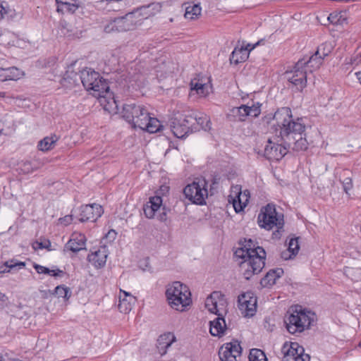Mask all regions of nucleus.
<instances>
[{"instance_id": "nucleus-1", "label": "nucleus", "mask_w": 361, "mask_h": 361, "mask_svg": "<svg viewBox=\"0 0 361 361\" xmlns=\"http://www.w3.org/2000/svg\"><path fill=\"white\" fill-rule=\"evenodd\" d=\"M273 119L276 121L274 126L279 131L281 140L283 141L285 146L294 151L307 149L309 144L305 137L306 126L302 118L294 120L290 109L283 107L275 112Z\"/></svg>"}, {"instance_id": "nucleus-2", "label": "nucleus", "mask_w": 361, "mask_h": 361, "mask_svg": "<svg viewBox=\"0 0 361 361\" xmlns=\"http://www.w3.org/2000/svg\"><path fill=\"white\" fill-rule=\"evenodd\" d=\"M236 249L234 256L238 260L240 271L247 280L261 272L265 265L266 252L251 239H245Z\"/></svg>"}, {"instance_id": "nucleus-3", "label": "nucleus", "mask_w": 361, "mask_h": 361, "mask_svg": "<svg viewBox=\"0 0 361 361\" xmlns=\"http://www.w3.org/2000/svg\"><path fill=\"white\" fill-rule=\"evenodd\" d=\"M80 78L84 87L99 99L105 111L113 113L118 109L113 94L109 92L108 82L98 72L86 68L80 71Z\"/></svg>"}, {"instance_id": "nucleus-4", "label": "nucleus", "mask_w": 361, "mask_h": 361, "mask_svg": "<svg viewBox=\"0 0 361 361\" xmlns=\"http://www.w3.org/2000/svg\"><path fill=\"white\" fill-rule=\"evenodd\" d=\"M122 116L126 121L131 123L133 128H139L149 133L159 132L163 127L157 118L150 116L149 111L142 104H125Z\"/></svg>"}, {"instance_id": "nucleus-5", "label": "nucleus", "mask_w": 361, "mask_h": 361, "mask_svg": "<svg viewBox=\"0 0 361 361\" xmlns=\"http://www.w3.org/2000/svg\"><path fill=\"white\" fill-rule=\"evenodd\" d=\"M166 296L171 307L180 312L184 311L192 302L188 287L180 281L167 286Z\"/></svg>"}, {"instance_id": "nucleus-6", "label": "nucleus", "mask_w": 361, "mask_h": 361, "mask_svg": "<svg viewBox=\"0 0 361 361\" xmlns=\"http://www.w3.org/2000/svg\"><path fill=\"white\" fill-rule=\"evenodd\" d=\"M314 319L315 314L314 312L304 310L301 307H296L286 317L285 324L288 331L290 334H294L301 333L310 328Z\"/></svg>"}, {"instance_id": "nucleus-7", "label": "nucleus", "mask_w": 361, "mask_h": 361, "mask_svg": "<svg viewBox=\"0 0 361 361\" xmlns=\"http://www.w3.org/2000/svg\"><path fill=\"white\" fill-rule=\"evenodd\" d=\"M258 224L260 227L267 230H271L276 226L277 233L280 234V230L284 224L283 216L277 214L274 205L267 204L258 215Z\"/></svg>"}, {"instance_id": "nucleus-8", "label": "nucleus", "mask_w": 361, "mask_h": 361, "mask_svg": "<svg viewBox=\"0 0 361 361\" xmlns=\"http://www.w3.org/2000/svg\"><path fill=\"white\" fill-rule=\"evenodd\" d=\"M183 193L192 203L203 205L208 196L207 183L204 179H198L185 186Z\"/></svg>"}, {"instance_id": "nucleus-9", "label": "nucleus", "mask_w": 361, "mask_h": 361, "mask_svg": "<svg viewBox=\"0 0 361 361\" xmlns=\"http://www.w3.org/2000/svg\"><path fill=\"white\" fill-rule=\"evenodd\" d=\"M275 136L269 138L264 147V155L269 160H280L288 152L289 149L285 146L283 141L281 140L279 131H277L275 126Z\"/></svg>"}, {"instance_id": "nucleus-10", "label": "nucleus", "mask_w": 361, "mask_h": 361, "mask_svg": "<svg viewBox=\"0 0 361 361\" xmlns=\"http://www.w3.org/2000/svg\"><path fill=\"white\" fill-rule=\"evenodd\" d=\"M205 307L216 316L225 317L228 312V302L220 291H214L207 298Z\"/></svg>"}, {"instance_id": "nucleus-11", "label": "nucleus", "mask_w": 361, "mask_h": 361, "mask_svg": "<svg viewBox=\"0 0 361 361\" xmlns=\"http://www.w3.org/2000/svg\"><path fill=\"white\" fill-rule=\"evenodd\" d=\"M186 110L182 114L178 113L171 120V128L174 136L183 138L189 133L197 130L196 126L186 123Z\"/></svg>"}, {"instance_id": "nucleus-12", "label": "nucleus", "mask_w": 361, "mask_h": 361, "mask_svg": "<svg viewBox=\"0 0 361 361\" xmlns=\"http://www.w3.org/2000/svg\"><path fill=\"white\" fill-rule=\"evenodd\" d=\"M281 353L283 354L282 361H310V357L308 354L305 353L302 346L298 343L286 342L282 348Z\"/></svg>"}, {"instance_id": "nucleus-13", "label": "nucleus", "mask_w": 361, "mask_h": 361, "mask_svg": "<svg viewBox=\"0 0 361 361\" xmlns=\"http://www.w3.org/2000/svg\"><path fill=\"white\" fill-rule=\"evenodd\" d=\"M249 199L250 192L248 190L242 191V188L239 185L231 186L228 201L233 204L234 209L237 213L243 210L247 206Z\"/></svg>"}, {"instance_id": "nucleus-14", "label": "nucleus", "mask_w": 361, "mask_h": 361, "mask_svg": "<svg viewBox=\"0 0 361 361\" xmlns=\"http://www.w3.org/2000/svg\"><path fill=\"white\" fill-rule=\"evenodd\" d=\"M238 308L244 317H250L257 310V298L252 292L242 293L238 299Z\"/></svg>"}, {"instance_id": "nucleus-15", "label": "nucleus", "mask_w": 361, "mask_h": 361, "mask_svg": "<svg viewBox=\"0 0 361 361\" xmlns=\"http://www.w3.org/2000/svg\"><path fill=\"white\" fill-rule=\"evenodd\" d=\"M288 80L292 83L297 90H302L307 85V72L304 68H298V62L293 70L286 72Z\"/></svg>"}, {"instance_id": "nucleus-16", "label": "nucleus", "mask_w": 361, "mask_h": 361, "mask_svg": "<svg viewBox=\"0 0 361 361\" xmlns=\"http://www.w3.org/2000/svg\"><path fill=\"white\" fill-rule=\"evenodd\" d=\"M79 210V221L81 222L95 221L104 212L102 206L95 203L82 205Z\"/></svg>"}, {"instance_id": "nucleus-17", "label": "nucleus", "mask_w": 361, "mask_h": 361, "mask_svg": "<svg viewBox=\"0 0 361 361\" xmlns=\"http://www.w3.org/2000/svg\"><path fill=\"white\" fill-rule=\"evenodd\" d=\"M241 350L238 341L227 343L219 349V358L221 361H236V357L241 354Z\"/></svg>"}, {"instance_id": "nucleus-18", "label": "nucleus", "mask_w": 361, "mask_h": 361, "mask_svg": "<svg viewBox=\"0 0 361 361\" xmlns=\"http://www.w3.org/2000/svg\"><path fill=\"white\" fill-rule=\"evenodd\" d=\"M186 123L195 126V122L200 128L207 131L211 129V122L208 116L204 113L197 112L192 109H186Z\"/></svg>"}, {"instance_id": "nucleus-19", "label": "nucleus", "mask_w": 361, "mask_h": 361, "mask_svg": "<svg viewBox=\"0 0 361 361\" xmlns=\"http://www.w3.org/2000/svg\"><path fill=\"white\" fill-rule=\"evenodd\" d=\"M109 250L106 246H100L97 250L92 252L87 256V260L95 267L102 268L105 266Z\"/></svg>"}, {"instance_id": "nucleus-20", "label": "nucleus", "mask_w": 361, "mask_h": 361, "mask_svg": "<svg viewBox=\"0 0 361 361\" xmlns=\"http://www.w3.org/2000/svg\"><path fill=\"white\" fill-rule=\"evenodd\" d=\"M323 58L319 55L317 50L314 54L312 55L308 59L303 58L298 61V68H304L308 73H312L318 69L322 65Z\"/></svg>"}, {"instance_id": "nucleus-21", "label": "nucleus", "mask_w": 361, "mask_h": 361, "mask_svg": "<svg viewBox=\"0 0 361 361\" xmlns=\"http://www.w3.org/2000/svg\"><path fill=\"white\" fill-rule=\"evenodd\" d=\"M86 241L87 239L84 234L73 233L70 240L66 244L65 249L71 250L73 252H78L85 249Z\"/></svg>"}, {"instance_id": "nucleus-22", "label": "nucleus", "mask_w": 361, "mask_h": 361, "mask_svg": "<svg viewBox=\"0 0 361 361\" xmlns=\"http://www.w3.org/2000/svg\"><path fill=\"white\" fill-rule=\"evenodd\" d=\"M120 292L123 293V295H119L118 307L121 312L127 314L132 310L137 300L135 296L128 292L123 290H120Z\"/></svg>"}, {"instance_id": "nucleus-23", "label": "nucleus", "mask_w": 361, "mask_h": 361, "mask_svg": "<svg viewBox=\"0 0 361 361\" xmlns=\"http://www.w3.org/2000/svg\"><path fill=\"white\" fill-rule=\"evenodd\" d=\"M162 204V199L159 196L149 198V202L144 207V214L148 219L154 218Z\"/></svg>"}, {"instance_id": "nucleus-24", "label": "nucleus", "mask_w": 361, "mask_h": 361, "mask_svg": "<svg viewBox=\"0 0 361 361\" xmlns=\"http://www.w3.org/2000/svg\"><path fill=\"white\" fill-rule=\"evenodd\" d=\"M56 11L59 13H74L81 5L80 0H56Z\"/></svg>"}, {"instance_id": "nucleus-25", "label": "nucleus", "mask_w": 361, "mask_h": 361, "mask_svg": "<svg viewBox=\"0 0 361 361\" xmlns=\"http://www.w3.org/2000/svg\"><path fill=\"white\" fill-rule=\"evenodd\" d=\"M190 94L195 92L200 97H206L209 93L210 86L208 83L204 82L202 79H192L190 82Z\"/></svg>"}, {"instance_id": "nucleus-26", "label": "nucleus", "mask_w": 361, "mask_h": 361, "mask_svg": "<svg viewBox=\"0 0 361 361\" xmlns=\"http://www.w3.org/2000/svg\"><path fill=\"white\" fill-rule=\"evenodd\" d=\"M148 10L149 6H141L133 10L132 12L128 13L122 17L125 20L126 23L128 24L130 29L132 30L137 23H140L141 20V15H142V11Z\"/></svg>"}, {"instance_id": "nucleus-27", "label": "nucleus", "mask_w": 361, "mask_h": 361, "mask_svg": "<svg viewBox=\"0 0 361 361\" xmlns=\"http://www.w3.org/2000/svg\"><path fill=\"white\" fill-rule=\"evenodd\" d=\"M283 274V270L281 268L271 269L260 281L262 288H269L275 284L276 280Z\"/></svg>"}, {"instance_id": "nucleus-28", "label": "nucleus", "mask_w": 361, "mask_h": 361, "mask_svg": "<svg viewBox=\"0 0 361 361\" xmlns=\"http://www.w3.org/2000/svg\"><path fill=\"white\" fill-rule=\"evenodd\" d=\"M128 24H127L123 18H116L104 27V32L111 33L114 32H124L130 30Z\"/></svg>"}, {"instance_id": "nucleus-29", "label": "nucleus", "mask_w": 361, "mask_h": 361, "mask_svg": "<svg viewBox=\"0 0 361 361\" xmlns=\"http://www.w3.org/2000/svg\"><path fill=\"white\" fill-rule=\"evenodd\" d=\"M209 326V332L212 336H223L226 328L224 317L217 316L214 320L210 321Z\"/></svg>"}, {"instance_id": "nucleus-30", "label": "nucleus", "mask_w": 361, "mask_h": 361, "mask_svg": "<svg viewBox=\"0 0 361 361\" xmlns=\"http://www.w3.org/2000/svg\"><path fill=\"white\" fill-rule=\"evenodd\" d=\"M176 341V336L173 334L169 332L161 335L157 340V348L161 355L166 353V350Z\"/></svg>"}, {"instance_id": "nucleus-31", "label": "nucleus", "mask_w": 361, "mask_h": 361, "mask_svg": "<svg viewBox=\"0 0 361 361\" xmlns=\"http://www.w3.org/2000/svg\"><path fill=\"white\" fill-rule=\"evenodd\" d=\"M246 105H241L239 107H233L230 110L227 116L232 121H244L247 116Z\"/></svg>"}, {"instance_id": "nucleus-32", "label": "nucleus", "mask_w": 361, "mask_h": 361, "mask_svg": "<svg viewBox=\"0 0 361 361\" xmlns=\"http://www.w3.org/2000/svg\"><path fill=\"white\" fill-rule=\"evenodd\" d=\"M248 57V48L247 47H236L232 51L230 61L231 63H233L235 64H238L243 61H245L246 59Z\"/></svg>"}, {"instance_id": "nucleus-33", "label": "nucleus", "mask_w": 361, "mask_h": 361, "mask_svg": "<svg viewBox=\"0 0 361 361\" xmlns=\"http://www.w3.org/2000/svg\"><path fill=\"white\" fill-rule=\"evenodd\" d=\"M299 249L298 238H291L288 243V251L283 252L281 257L284 259H290L293 256H295L298 254Z\"/></svg>"}, {"instance_id": "nucleus-34", "label": "nucleus", "mask_w": 361, "mask_h": 361, "mask_svg": "<svg viewBox=\"0 0 361 361\" xmlns=\"http://www.w3.org/2000/svg\"><path fill=\"white\" fill-rule=\"evenodd\" d=\"M58 140L56 135L46 137L38 143V148L41 151H48L54 147L55 143Z\"/></svg>"}, {"instance_id": "nucleus-35", "label": "nucleus", "mask_w": 361, "mask_h": 361, "mask_svg": "<svg viewBox=\"0 0 361 361\" xmlns=\"http://www.w3.org/2000/svg\"><path fill=\"white\" fill-rule=\"evenodd\" d=\"M202 8L199 4L189 5L185 8V18L193 20L201 13Z\"/></svg>"}, {"instance_id": "nucleus-36", "label": "nucleus", "mask_w": 361, "mask_h": 361, "mask_svg": "<svg viewBox=\"0 0 361 361\" xmlns=\"http://www.w3.org/2000/svg\"><path fill=\"white\" fill-rule=\"evenodd\" d=\"M344 274L353 281L361 280V269L360 268L345 267Z\"/></svg>"}, {"instance_id": "nucleus-37", "label": "nucleus", "mask_w": 361, "mask_h": 361, "mask_svg": "<svg viewBox=\"0 0 361 361\" xmlns=\"http://www.w3.org/2000/svg\"><path fill=\"white\" fill-rule=\"evenodd\" d=\"M248 358L249 361H267L264 353L257 348L250 350Z\"/></svg>"}, {"instance_id": "nucleus-38", "label": "nucleus", "mask_w": 361, "mask_h": 361, "mask_svg": "<svg viewBox=\"0 0 361 361\" xmlns=\"http://www.w3.org/2000/svg\"><path fill=\"white\" fill-rule=\"evenodd\" d=\"M38 167L29 161H21L18 164V170L24 174H27L35 171Z\"/></svg>"}, {"instance_id": "nucleus-39", "label": "nucleus", "mask_w": 361, "mask_h": 361, "mask_svg": "<svg viewBox=\"0 0 361 361\" xmlns=\"http://www.w3.org/2000/svg\"><path fill=\"white\" fill-rule=\"evenodd\" d=\"M54 294L59 298H63L68 300L71 295V292L68 287L64 286H58L55 288Z\"/></svg>"}, {"instance_id": "nucleus-40", "label": "nucleus", "mask_w": 361, "mask_h": 361, "mask_svg": "<svg viewBox=\"0 0 361 361\" xmlns=\"http://www.w3.org/2000/svg\"><path fill=\"white\" fill-rule=\"evenodd\" d=\"M8 80H16L22 75V72L16 67L6 68Z\"/></svg>"}, {"instance_id": "nucleus-41", "label": "nucleus", "mask_w": 361, "mask_h": 361, "mask_svg": "<svg viewBox=\"0 0 361 361\" xmlns=\"http://www.w3.org/2000/svg\"><path fill=\"white\" fill-rule=\"evenodd\" d=\"M246 108H247L246 109V111L247 112V116L257 117L261 112L260 104L259 103L252 104L251 106L246 105Z\"/></svg>"}, {"instance_id": "nucleus-42", "label": "nucleus", "mask_w": 361, "mask_h": 361, "mask_svg": "<svg viewBox=\"0 0 361 361\" xmlns=\"http://www.w3.org/2000/svg\"><path fill=\"white\" fill-rule=\"evenodd\" d=\"M342 185H343V190L345 191V192L346 194H348V192L349 190H350L353 188V182H352V178L350 177H345L343 180H342Z\"/></svg>"}, {"instance_id": "nucleus-43", "label": "nucleus", "mask_w": 361, "mask_h": 361, "mask_svg": "<svg viewBox=\"0 0 361 361\" xmlns=\"http://www.w3.org/2000/svg\"><path fill=\"white\" fill-rule=\"evenodd\" d=\"M4 265L8 269H13L16 267L19 268L24 267L25 266V263L23 262H15L13 260L7 261L5 262Z\"/></svg>"}, {"instance_id": "nucleus-44", "label": "nucleus", "mask_w": 361, "mask_h": 361, "mask_svg": "<svg viewBox=\"0 0 361 361\" xmlns=\"http://www.w3.org/2000/svg\"><path fill=\"white\" fill-rule=\"evenodd\" d=\"M34 268L38 274H49V269L39 264H35Z\"/></svg>"}, {"instance_id": "nucleus-45", "label": "nucleus", "mask_w": 361, "mask_h": 361, "mask_svg": "<svg viewBox=\"0 0 361 361\" xmlns=\"http://www.w3.org/2000/svg\"><path fill=\"white\" fill-rule=\"evenodd\" d=\"M61 224L64 226H68L71 224L73 221V216L72 215H66L62 218L59 219Z\"/></svg>"}, {"instance_id": "nucleus-46", "label": "nucleus", "mask_w": 361, "mask_h": 361, "mask_svg": "<svg viewBox=\"0 0 361 361\" xmlns=\"http://www.w3.org/2000/svg\"><path fill=\"white\" fill-rule=\"evenodd\" d=\"M36 244L37 245V247L39 249H48L49 250V247L51 246V243L49 240H46L45 242H36Z\"/></svg>"}, {"instance_id": "nucleus-47", "label": "nucleus", "mask_w": 361, "mask_h": 361, "mask_svg": "<svg viewBox=\"0 0 361 361\" xmlns=\"http://www.w3.org/2000/svg\"><path fill=\"white\" fill-rule=\"evenodd\" d=\"M63 271L60 269H49V275L52 276H61L63 275Z\"/></svg>"}, {"instance_id": "nucleus-48", "label": "nucleus", "mask_w": 361, "mask_h": 361, "mask_svg": "<svg viewBox=\"0 0 361 361\" xmlns=\"http://www.w3.org/2000/svg\"><path fill=\"white\" fill-rule=\"evenodd\" d=\"M0 80L6 81L8 80L6 68H0Z\"/></svg>"}, {"instance_id": "nucleus-49", "label": "nucleus", "mask_w": 361, "mask_h": 361, "mask_svg": "<svg viewBox=\"0 0 361 361\" xmlns=\"http://www.w3.org/2000/svg\"><path fill=\"white\" fill-rule=\"evenodd\" d=\"M163 212L157 214V218L160 221H165L166 220V213L165 212V209L163 208Z\"/></svg>"}, {"instance_id": "nucleus-50", "label": "nucleus", "mask_w": 361, "mask_h": 361, "mask_svg": "<svg viewBox=\"0 0 361 361\" xmlns=\"http://www.w3.org/2000/svg\"><path fill=\"white\" fill-rule=\"evenodd\" d=\"M152 5H147V6H149V10L148 11H142V15H141V18H147L149 16H150V15L152 14V13L150 12L151 9V6Z\"/></svg>"}, {"instance_id": "nucleus-51", "label": "nucleus", "mask_w": 361, "mask_h": 361, "mask_svg": "<svg viewBox=\"0 0 361 361\" xmlns=\"http://www.w3.org/2000/svg\"><path fill=\"white\" fill-rule=\"evenodd\" d=\"M7 300V296L4 293L0 292V302H6Z\"/></svg>"}, {"instance_id": "nucleus-52", "label": "nucleus", "mask_w": 361, "mask_h": 361, "mask_svg": "<svg viewBox=\"0 0 361 361\" xmlns=\"http://www.w3.org/2000/svg\"><path fill=\"white\" fill-rule=\"evenodd\" d=\"M0 13L2 14V18H5L6 15L7 14V11L1 4L0 8Z\"/></svg>"}, {"instance_id": "nucleus-53", "label": "nucleus", "mask_w": 361, "mask_h": 361, "mask_svg": "<svg viewBox=\"0 0 361 361\" xmlns=\"http://www.w3.org/2000/svg\"><path fill=\"white\" fill-rule=\"evenodd\" d=\"M259 44V42L256 43L255 45H251L250 44H248L245 47H247L248 48V53L252 50L256 45H257Z\"/></svg>"}, {"instance_id": "nucleus-54", "label": "nucleus", "mask_w": 361, "mask_h": 361, "mask_svg": "<svg viewBox=\"0 0 361 361\" xmlns=\"http://www.w3.org/2000/svg\"><path fill=\"white\" fill-rule=\"evenodd\" d=\"M334 18L332 14H330V16L328 17V20H330L331 23H334L332 20V18Z\"/></svg>"}, {"instance_id": "nucleus-55", "label": "nucleus", "mask_w": 361, "mask_h": 361, "mask_svg": "<svg viewBox=\"0 0 361 361\" xmlns=\"http://www.w3.org/2000/svg\"><path fill=\"white\" fill-rule=\"evenodd\" d=\"M5 94H6V93H5V92H0V97H5Z\"/></svg>"}, {"instance_id": "nucleus-56", "label": "nucleus", "mask_w": 361, "mask_h": 361, "mask_svg": "<svg viewBox=\"0 0 361 361\" xmlns=\"http://www.w3.org/2000/svg\"><path fill=\"white\" fill-rule=\"evenodd\" d=\"M344 176H346L349 173V171L348 170H343Z\"/></svg>"}, {"instance_id": "nucleus-57", "label": "nucleus", "mask_w": 361, "mask_h": 361, "mask_svg": "<svg viewBox=\"0 0 361 361\" xmlns=\"http://www.w3.org/2000/svg\"><path fill=\"white\" fill-rule=\"evenodd\" d=\"M5 271H6V269L2 270V271H1V270H0V272H5Z\"/></svg>"}, {"instance_id": "nucleus-58", "label": "nucleus", "mask_w": 361, "mask_h": 361, "mask_svg": "<svg viewBox=\"0 0 361 361\" xmlns=\"http://www.w3.org/2000/svg\"><path fill=\"white\" fill-rule=\"evenodd\" d=\"M358 79L360 80V83H361V78H359Z\"/></svg>"}, {"instance_id": "nucleus-59", "label": "nucleus", "mask_w": 361, "mask_h": 361, "mask_svg": "<svg viewBox=\"0 0 361 361\" xmlns=\"http://www.w3.org/2000/svg\"><path fill=\"white\" fill-rule=\"evenodd\" d=\"M1 35V31L0 30V36Z\"/></svg>"}, {"instance_id": "nucleus-60", "label": "nucleus", "mask_w": 361, "mask_h": 361, "mask_svg": "<svg viewBox=\"0 0 361 361\" xmlns=\"http://www.w3.org/2000/svg\"><path fill=\"white\" fill-rule=\"evenodd\" d=\"M360 345V346H361V343H360V345Z\"/></svg>"}]
</instances>
